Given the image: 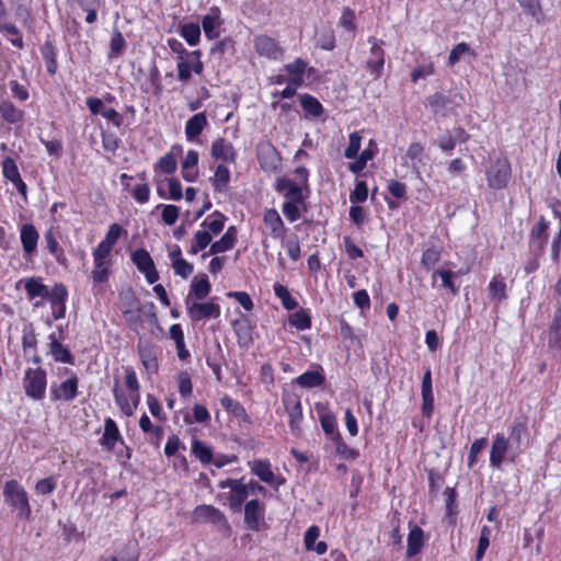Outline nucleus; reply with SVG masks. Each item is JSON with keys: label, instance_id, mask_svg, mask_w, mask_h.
Returning a JSON list of instances; mask_svg holds the SVG:
<instances>
[{"label": "nucleus", "instance_id": "4468645a", "mask_svg": "<svg viewBox=\"0 0 561 561\" xmlns=\"http://www.w3.org/2000/svg\"><path fill=\"white\" fill-rule=\"evenodd\" d=\"M276 191L284 195L287 201L304 203L307 195L304 194L302 187L286 176L276 180Z\"/></svg>", "mask_w": 561, "mask_h": 561}, {"label": "nucleus", "instance_id": "69168bd1", "mask_svg": "<svg viewBox=\"0 0 561 561\" xmlns=\"http://www.w3.org/2000/svg\"><path fill=\"white\" fill-rule=\"evenodd\" d=\"M463 54H471L472 56H474V53L471 50L470 46L467 43L457 44L449 54L448 64L450 66L456 65Z\"/></svg>", "mask_w": 561, "mask_h": 561}, {"label": "nucleus", "instance_id": "052dcab7", "mask_svg": "<svg viewBox=\"0 0 561 561\" xmlns=\"http://www.w3.org/2000/svg\"><path fill=\"white\" fill-rule=\"evenodd\" d=\"M123 231V228L118 224H112L108 227L105 238L100 243L113 249Z\"/></svg>", "mask_w": 561, "mask_h": 561}, {"label": "nucleus", "instance_id": "dca6fc26", "mask_svg": "<svg viewBox=\"0 0 561 561\" xmlns=\"http://www.w3.org/2000/svg\"><path fill=\"white\" fill-rule=\"evenodd\" d=\"M79 379L76 375H72L69 379L61 382L58 387L53 386L50 388L53 400L72 401L78 394Z\"/></svg>", "mask_w": 561, "mask_h": 561}, {"label": "nucleus", "instance_id": "72a5a7b5", "mask_svg": "<svg viewBox=\"0 0 561 561\" xmlns=\"http://www.w3.org/2000/svg\"><path fill=\"white\" fill-rule=\"evenodd\" d=\"M211 286L206 275L199 280H193L191 285V291L185 299V304L188 305L190 298L194 296L198 300H203L210 293Z\"/></svg>", "mask_w": 561, "mask_h": 561}, {"label": "nucleus", "instance_id": "79ce46f5", "mask_svg": "<svg viewBox=\"0 0 561 561\" xmlns=\"http://www.w3.org/2000/svg\"><path fill=\"white\" fill-rule=\"evenodd\" d=\"M274 293L286 310H295L298 307V302L291 297L288 288L283 284L275 283Z\"/></svg>", "mask_w": 561, "mask_h": 561}, {"label": "nucleus", "instance_id": "8fccbe9b", "mask_svg": "<svg viewBox=\"0 0 561 561\" xmlns=\"http://www.w3.org/2000/svg\"><path fill=\"white\" fill-rule=\"evenodd\" d=\"M126 47V41L118 28L113 30L112 38L110 42L108 57L114 58L123 54Z\"/></svg>", "mask_w": 561, "mask_h": 561}, {"label": "nucleus", "instance_id": "1a4fd4ad", "mask_svg": "<svg viewBox=\"0 0 561 561\" xmlns=\"http://www.w3.org/2000/svg\"><path fill=\"white\" fill-rule=\"evenodd\" d=\"M368 43L371 45V48L369 58L366 61V68L374 79H378L381 76L385 65V51L381 48V45L385 43L373 36L368 38Z\"/></svg>", "mask_w": 561, "mask_h": 561}, {"label": "nucleus", "instance_id": "0e129e2a", "mask_svg": "<svg viewBox=\"0 0 561 561\" xmlns=\"http://www.w3.org/2000/svg\"><path fill=\"white\" fill-rule=\"evenodd\" d=\"M321 427L325 434L330 435L332 440L335 439V434H341L336 431V419L333 414H323L320 417Z\"/></svg>", "mask_w": 561, "mask_h": 561}, {"label": "nucleus", "instance_id": "3c124183", "mask_svg": "<svg viewBox=\"0 0 561 561\" xmlns=\"http://www.w3.org/2000/svg\"><path fill=\"white\" fill-rule=\"evenodd\" d=\"M335 444V451L339 456L346 460H354L359 456L358 450L348 447L341 434H335V439L333 440Z\"/></svg>", "mask_w": 561, "mask_h": 561}, {"label": "nucleus", "instance_id": "37998d69", "mask_svg": "<svg viewBox=\"0 0 561 561\" xmlns=\"http://www.w3.org/2000/svg\"><path fill=\"white\" fill-rule=\"evenodd\" d=\"M436 276L440 277L442 285L445 288L449 289L454 296L459 294V286L455 284V278L458 277V274L456 272L440 268L433 273V278H435Z\"/></svg>", "mask_w": 561, "mask_h": 561}, {"label": "nucleus", "instance_id": "49530a36", "mask_svg": "<svg viewBox=\"0 0 561 561\" xmlns=\"http://www.w3.org/2000/svg\"><path fill=\"white\" fill-rule=\"evenodd\" d=\"M44 239L46 242V249L51 254L55 255L57 262H59L60 264H65L66 257L64 256L62 251L59 250V244H58V241H57V238H56V234H55V231L53 228H49L45 232Z\"/></svg>", "mask_w": 561, "mask_h": 561}, {"label": "nucleus", "instance_id": "e2e57ef3", "mask_svg": "<svg viewBox=\"0 0 561 561\" xmlns=\"http://www.w3.org/2000/svg\"><path fill=\"white\" fill-rule=\"evenodd\" d=\"M488 445V439L485 437L476 439L469 449L468 455V465L471 468L478 460V455Z\"/></svg>", "mask_w": 561, "mask_h": 561}, {"label": "nucleus", "instance_id": "864d4df0", "mask_svg": "<svg viewBox=\"0 0 561 561\" xmlns=\"http://www.w3.org/2000/svg\"><path fill=\"white\" fill-rule=\"evenodd\" d=\"M0 32L11 35L10 43L19 49L24 47V42L20 30L12 23H0Z\"/></svg>", "mask_w": 561, "mask_h": 561}, {"label": "nucleus", "instance_id": "a878e982", "mask_svg": "<svg viewBox=\"0 0 561 561\" xmlns=\"http://www.w3.org/2000/svg\"><path fill=\"white\" fill-rule=\"evenodd\" d=\"M424 531L417 525H414L408 536L407 557L412 558L421 552L424 546Z\"/></svg>", "mask_w": 561, "mask_h": 561}, {"label": "nucleus", "instance_id": "680f3d73", "mask_svg": "<svg viewBox=\"0 0 561 561\" xmlns=\"http://www.w3.org/2000/svg\"><path fill=\"white\" fill-rule=\"evenodd\" d=\"M179 391L183 398H187L193 392V385L187 371H180L178 374Z\"/></svg>", "mask_w": 561, "mask_h": 561}, {"label": "nucleus", "instance_id": "c03bdc74", "mask_svg": "<svg viewBox=\"0 0 561 561\" xmlns=\"http://www.w3.org/2000/svg\"><path fill=\"white\" fill-rule=\"evenodd\" d=\"M300 104L304 111L312 117H319L323 113L321 103L310 94L300 95Z\"/></svg>", "mask_w": 561, "mask_h": 561}, {"label": "nucleus", "instance_id": "4be33fe9", "mask_svg": "<svg viewBox=\"0 0 561 561\" xmlns=\"http://www.w3.org/2000/svg\"><path fill=\"white\" fill-rule=\"evenodd\" d=\"M49 353L53 356L55 362L75 365V356L70 353V351L65 347L57 339L55 333H51L49 336Z\"/></svg>", "mask_w": 561, "mask_h": 561}, {"label": "nucleus", "instance_id": "6e6552de", "mask_svg": "<svg viewBox=\"0 0 561 561\" xmlns=\"http://www.w3.org/2000/svg\"><path fill=\"white\" fill-rule=\"evenodd\" d=\"M507 456H512V445L504 434L497 433L493 437L491 450H490V465L492 468L500 469Z\"/></svg>", "mask_w": 561, "mask_h": 561}, {"label": "nucleus", "instance_id": "338daca9", "mask_svg": "<svg viewBox=\"0 0 561 561\" xmlns=\"http://www.w3.org/2000/svg\"><path fill=\"white\" fill-rule=\"evenodd\" d=\"M362 144V137L357 131H354L350 135V142L346 149L344 150V157L347 159H353L357 156Z\"/></svg>", "mask_w": 561, "mask_h": 561}, {"label": "nucleus", "instance_id": "393cba45", "mask_svg": "<svg viewBox=\"0 0 561 561\" xmlns=\"http://www.w3.org/2000/svg\"><path fill=\"white\" fill-rule=\"evenodd\" d=\"M252 473H254L261 481L273 484L275 474L272 471L271 462L267 459H254L250 463Z\"/></svg>", "mask_w": 561, "mask_h": 561}, {"label": "nucleus", "instance_id": "2f4dec72", "mask_svg": "<svg viewBox=\"0 0 561 561\" xmlns=\"http://www.w3.org/2000/svg\"><path fill=\"white\" fill-rule=\"evenodd\" d=\"M139 300L134 294H130V308L123 309V316L126 323L136 329L141 323Z\"/></svg>", "mask_w": 561, "mask_h": 561}, {"label": "nucleus", "instance_id": "603ef678", "mask_svg": "<svg viewBox=\"0 0 561 561\" xmlns=\"http://www.w3.org/2000/svg\"><path fill=\"white\" fill-rule=\"evenodd\" d=\"M524 12L531 15L538 23L543 18L540 0H517Z\"/></svg>", "mask_w": 561, "mask_h": 561}, {"label": "nucleus", "instance_id": "7ed1b4c3", "mask_svg": "<svg viewBox=\"0 0 561 561\" xmlns=\"http://www.w3.org/2000/svg\"><path fill=\"white\" fill-rule=\"evenodd\" d=\"M512 175L511 163L507 159H497L486 171L488 185L492 190H503L507 186Z\"/></svg>", "mask_w": 561, "mask_h": 561}, {"label": "nucleus", "instance_id": "5701e85b", "mask_svg": "<svg viewBox=\"0 0 561 561\" xmlns=\"http://www.w3.org/2000/svg\"><path fill=\"white\" fill-rule=\"evenodd\" d=\"M220 10L217 7H213L209 13L204 15L202 19V27L204 30L205 36L208 39H215L219 36L217 27L220 25Z\"/></svg>", "mask_w": 561, "mask_h": 561}, {"label": "nucleus", "instance_id": "20e7f679", "mask_svg": "<svg viewBox=\"0 0 561 561\" xmlns=\"http://www.w3.org/2000/svg\"><path fill=\"white\" fill-rule=\"evenodd\" d=\"M111 252V248L101 243L93 250L94 270L91 273V277L95 284H103L108 279L111 261L107 257Z\"/></svg>", "mask_w": 561, "mask_h": 561}, {"label": "nucleus", "instance_id": "0eeeda50", "mask_svg": "<svg viewBox=\"0 0 561 561\" xmlns=\"http://www.w3.org/2000/svg\"><path fill=\"white\" fill-rule=\"evenodd\" d=\"M548 228L549 222L541 216L529 232V254L542 255L548 241Z\"/></svg>", "mask_w": 561, "mask_h": 561}, {"label": "nucleus", "instance_id": "5fc2aeb1", "mask_svg": "<svg viewBox=\"0 0 561 561\" xmlns=\"http://www.w3.org/2000/svg\"><path fill=\"white\" fill-rule=\"evenodd\" d=\"M178 162L173 153L169 152L162 156L156 163L154 169L165 174H173L176 171Z\"/></svg>", "mask_w": 561, "mask_h": 561}, {"label": "nucleus", "instance_id": "c9c22d12", "mask_svg": "<svg viewBox=\"0 0 561 561\" xmlns=\"http://www.w3.org/2000/svg\"><path fill=\"white\" fill-rule=\"evenodd\" d=\"M210 181L216 192H225L230 181L229 169L224 164H219L216 168L214 176L210 179Z\"/></svg>", "mask_w": 561, "mask_h": 561}, {"label": "nucleus", "instance_id": "7c9ffc66", "mask_svg": "<svg viewBox=\"0 0 561 561\" xmlns=\"http://www.w3.org/2000/svg\"><path fill=\"white\" fill-rule=\"evenodd\" d=\"M548 344L553 350H561V307L554 312L553 320L549 327Z\"/></svg>", "mask_w": 561, "mask_h": 561}, {"label": "nucleus", "instance_id": "a18cd8bd", "mask_svg": "<svg viewBox=\"0 0 561 561\" xmlns=\"http://www.w3.org/2000/svg\"><path fill=\"white\" fill-rule=\"evenodd\" d=\"M226 220L227 217L219 210H216L203 221L202 226L207 227L209 233L218 234L222 231Z\"/></svg>", "mask_w": 561, "mask_h": 561}, {"label": "nucleus", "instance_id": "9b49d317", "mask_svg": "<svg viewBox=\"0 0 561 561\" xmlns=\"http://www.w3.org/2000/svg\"><path fill=\"white\" fill-rule=\"evenodd\" d=\"M137 353L145 369L150 374H157L159 363L157 357V347L148 340H139L137 344Z\"/></svg>", "mask_w": 561, "mask_h": 561}, {"label": "nucleus", "instance_id": "473e14b6", "mask_svg": "<svg viewBox=\"0 0 561 561\" xmlns=\"http://www.w3.org/2000/svg\"><path fill=\"white\" fill-rule=\"evenodd\" d=\"M220 403H221L224 409H226L228 412H230L237 419H240L243 422H248V423L250 422V417H249L245 409L237 400H234L231 397L225 394L220 399Z\"/></svg>", "mask_w": 561, "mask_h": 561}, {"label": "nucleus", "instance_id": "2eb2a0df", "mask_svg": "<svg viewBox=\"0 0 561 561\" xmlns=\"http://www.w3.org/2000/svg\"><path fill=\"white\" fill-rule=\"evenodd\" d=\"M193 522H209L214 525L227 523L224 513L213 505H197L193 511Z\"/></svg>", "mask_w": 561, "mask_h": 561}, {"label": "nucleus", "instance_id": "ea45409f", "mask_svg": "<svg viewBox=\"0 0 561 561\" xmlns=\"http://www.w3.org/2000/svg\"><path fill=\"white\" fill-rule=\"evenodd\" d=\"M180 35L190 46H195L201 41V27L196 23H184L180 26Z\"/></svg>", "mask_w": 561, "mask_h": 561}, {"label": "nucleus", "instance_id": "c85d7f7f", "mask_svg": "<svg viewBox=\"0 0 561 561\" xmlns=\"http://www.w3.org/2000/svg\"><path fill=\"white\" fill-rule=\"evenodd\" d=\"M308 64L297 58L294 62L285 65L284 69L290 76L288 82L293 85L300 87L304 83V73L307 69Z\"/></svg>", "mask_w": 561, "mask_h": 561}, {"label": "nucleus", "instance_id": "f704fd0d", "mask_svg": "<svg viewBox=\"0 0 561 561\" xmlns=\"http://www.w3.org/2000/svg\"><path fill=\"white\" fill-rule=\"evenodd\" d=\"M41 54L46 64L47 72L53 76L56 73L58 64L56 59V49L50 41H46L41 47Z\"/></svg>", "mask_w": 561, "mask_h": 561}, {"label": "nucleus", "instance_id": "a19ab883", "mask_svg": "<svg viewBox=\"0 0 561 561\" xmlns=\"http://www.w3.org/2000/svg\"><path fill=\"white\" fill-rule=\"evenodd\" d=\"M131 261L140 273L154 266V262L149 252L145 249H138L131 253Z\"/></svg>", "mask_w": 561, "mask_h": 561}, {"label": "nucleus", "instance_id": "b1692460", "mask_svg": "<svg viewBox=\"0 0 561 561\" xmlns=\"http://www.w3.org/2000/svg\"><path fill=\"white\" fill-rule=\"evenodd\" d=\"M285 410L289 416V426L291 430H296L302 419V409L300 401L297 397L288 396L283 399Z\"/></svg>", "mask_w": 561, "mask_h": 561}, {"label": "nucleus", "instance_id": "09e8293b", "mask_svg": "<svg viewBox=\"0 0 561 561\" xmlns=\"http://www.w3.org/2000/svg\"><path fill=\"white\" fill-rule=\"evenodd\" d=\"M490 297L493 300L502 301L507 298L506 284L503 278L495 276L489 284Z\"/></svg>", "mask_w": 561, "mask_h": 561}, {"label": "nucleus", "instance_id": "412c9836", "mask_svg": "<svg viewBox=\"0 0 561 561\" xmlns=\"http://www.w3.org/2000/svg\"><path fill=\"white\" fill-rule=\"evenodd\" d=\"M238 231L234 226L228 227L224 236L210 244L207 254H218L231 250L237 242Z\"/></svg>", "mask_w": 561, "mask_h": 561}, {"label": "nucleus", "instance_id": "9d476101", "mask_svg": "<svg viewBox=\"0 0 561 561\" xmlns=\"http://www.w3.org/2000/svg\"><path fill=\"white\" fill-rule=\"evenodd\" d=\"M528 436V427L525 419H515L511 425L510 444L512 445V456L510 461L514 462L517 456L523 451L522 445L524 439Z\"/></svg>", "mask_w": 561, "mask_h": 561}, {"label": "nucleus", "instance_id": "39448f33", "mask_svg": "<svg viewBox=\"0 0 561 561\" xmlns=\"http://www.w3.org/2000/svg\"><path fill=\"white\" fill-rule=\"evenodd\" d=\"M68 298V289L62 283L55 284L45 299H48L51 307L53 319H47L46 323L51 324L53 320L57 321L66 316V300Z\"/></svg>", "mask_w": 561, "mask_h": 561}, {"label": "nucleus", "instance_id": "e433bc0d", "mask_svg": "<svg viewBox=\"0 0 561 561\" xmlns=\"http://www.w3.org/2000/svg\"><path fill=\"white\" fill-rule=\"evenodd\" d=\"M1 117L10 124H16L23 119V112L12 102L3 101L0 104Z\"/></svg>", "mask_w": 561, "mask_h": 561}, {"label": "nucleus", "instance_id": "774afa93", "mask_svg": "<svg viewBox=\"0 0 561 561\" xmlns=\"http://www.w3.org/2000/svg\"><path fill=\"white\" fill-rule=\"evenodd\" d=\"M449 102V99L440 92L434 93L428 98V105L435 114L445 110Z\"/></svg>", "mask_w": 561, "mask_h": 561}, {"label": "nucleus", "instance_id": "bf43d9fd", "mask_svg": "<svg viewBox=\"0 0 561 561\" xmlns=\"http://www.w3.org/2000/svg\"><path fill=\"white\" fill-rule=\"evenodd\" d=\"M553 213H554L556 217H559V219H560V228H559L558 234L554 237V239L551 243L550 254H551V260L556 264H559L560 252H561V211L558 209H553Z\"/></svg>", "mask_w": 561, "mask_h": 561}, {"label": "nucleus", "instance_id": "bb28decb", "mask_svg": "<svg viewBox=\"0 0 561 561\" xmlns=\"http://www.w3.org/2000/svg\"><path fill=\"white\" fill-rule=\"evenodd\" d=\"M207 125V117L204 112L193 115L185 124V135L188 140H194L201 135Z\"/></svg>", "mask_w": 561, "mask_h": 561}, {"label": "nucleus", "instance_id": "423d86ee", "mask_svg": "<svg viewBox=\"0 0 561 561\" xmlns=\"http://www.w3.org/2000/svg\"><path fill=\"white\" fill-rule=\"evenodd\" d=\"M265 507L259 500H251L244 505V524L248 529L260 531L267 528L264 522Z\"/></svg>", "mask_w": 561, "mask_h": 561}, {"label": "nucleus", "instance_id": "c756f323", "mask_svg": "<svg viewBox=\"0 0 561 561\" xmlns=\"http://www.w3.org/2000/svg\"><path fill=\"white\" fill-rule=\"evenodd\" d=\"M257 158L263 169H273L278 161V152L271 144L259 146Z\"/></svg>", "mask_w": 561, "mask_h": 561}, {"label": "nucleus", "instance_id": "f8f14e48", "mask_svg": "<svg viewBox=\"0 0 561 561\" xmlns=\"http://www.w3.org/2000/svg\"><path fill=\"white\" fill-rule=\"evenodd\" d=\"M254 48L260 56L274 60L280 59L284 54L278 43L267 35L255 36Z\"/></svg>", "mask_w": 561, "mask_h": 561}, {"label": "nucleus", "instance_id": "f3484780", "mask_svg": "<svg viewBox=\"0 0 561 561\" xmlns=\"http://www.w3.org/2000/svg\"><path fill=\"white\" fill-rule=\"evenodd\" d=\"M124 445V440L114 420L107 417L104 422V434L101 438L102 447L107 451H113L116 443Z\"/></svg>", "mask_w": 561, "mask_h": 561}, {"label": "nucleus", "instance_id": "a211bd4d", "mask_svg": "<svg viewBox=\"0 0 561 561\" xmlns=\"http://www.w3.org/2000/svg\"><path fill=\"white\" fill-rule=\"evenodd\" d=\"M22 249L24 252V256H30L33 254L37 248V242L39 239V234L32 224H25L21 227L20 231Z\"/></svg>", "mask_w": 561, "mask_h": 561}, {"label": "nucleus", "instance_id": "13d9d810", "mask_svg": "<svg viewBox=\"0 0 561 561\" xmlns=\"http://www.w3.org/2000/svg\"><path fill=\"white\" fill-rule=\"evenodd\" d=\"M2 172L4 178L12 183L21 179L18 165L15 161L10 157L4 158L2 161Z\"/></svg>", "mask_w": 561, "mask_h": 561}, {"label": "nucleus", "instance_id": "aec40b11", "mask_svg": "<svg viewBox=\"0 0 561 561\" xmlns=\"http://www.w3.org/2000/svg\"><path fill=\"white\" fill-rule=\"evenodd\" d=\"M263 221L274 239H283L286 232L284 221L276 209L265 210Z\"/></svg>", "mask_w": 561, "mask_h": 561}, {"label": "nucleus", "instance_id": "de8ad7c7", "mask_svg": "<svg viewBox=\"0 0 561 561\" xmlns=\"http://www.w3.org/2000/svg\"><path fill=\"white\" fill-rule=\"evenodd\" d=\"M288 322L291 327L297 330H307L311 327V317L305 309H300L291 313L288 318Z\"/></svg>", "mask_w": 561, "mask_h": 561}, {"label": "nucleus", "instance_id": "ddd939ff", "mask_svg": "<svg viewBox=\"0 0 561 561\" xmlns=\"http://www.w3.org/2000/svg\"><path fill=\"white\" fill-rule=\"evenodd\" d=\"M187 306V313L193 322H198L208 318H218L220 316V306L211 301L194 302Z\"/></svg>", "mask_w": 561, "mask_h": 561}, {"label": "nucleus", "instance_id": "4d7b16f0", "mask_svg": "<svg viewBox=\"0 0 561 561\" xmlns=\"http://www.w3.org/2000/svg\"><path fill=\"white\" fill-rule=\"evenodd\" d=\"M234 51V43L230 37H225L215 44L210 49V55L220 59L226 53L232 54Z\"/></svg>", "mask_w": 561, "mask_h": 561}, {"label": "nucleus", "instance_id": "f257e3e1", "mask_svg": "<svg viewBox=\"0 0 561 561\" xmlns=\"http://www.w3.org/2000/svg\"><path fill=\"white\" fill-rule=\"evenodd\" d=\"M3 501L12 511L16 512L18 519L30 520L32 508L26 490L18 480H9L3 486Z\"/></svg>", "mask_w": 561, "mask_h": 561}, {"label": "nucleus", "instance_id": "cd10ccee", "mask_svg": "<svg viewBox=\"0 0 561 561\" xmlns=\"http://www.w3.org/2000/svg\"><path fill=\"white\" fill-rule=\"evenodd\" d=\"M325 377L320 370H307L295 379V382L306 389L320 387L324 383Z\"/></svg>", "mask_w": 561, "mask_h": 561}, {"label": "nucleus", "instance_id": "6ab92c4d", "mask_svg": "<svg viewBox=\"0 0 561 561\" xmlns=\"http://www.w3.org/2000/svg\"><path fill=\"white\" fill-rule=\"evenodd\" d=\"M211 157L216 160L233 163L237 154L231 142L225 138H218L211 145Z\"/></svg>", "mask_w": 561, "mask_h": 561}, {"label": "nucleus", "instance_id": "58836bf2", "mask_svg": "<svg viewBox=\"0 0 561 561\" xmlns=\"http://www.w3.org/2000/svg\"><path fill=\"white\" fill-rule=\"evenodd\" d=\"M192 454L204 465L213 461L211 447L197 438H194L192 442Z\"/></svg>", "mask_w": 561, "mask_h": 561}, {"label": "nucleus", "instance_id": "4c0bfd02", "mask_svg": "<svg viewBox=\"0 0 561 561\" xmlns=\"http://www.w3.org/2000/svg\"><path fill=\"white\" fill-rule=\"evenodd\" d=\"M25 290L28 299H34L35 297L46 298L50 289L48 286L44 285L41 278H30L25 283Z\"/></svg>", "mask_w": 561, "mask_h": 561}, {"label": "nucleus", "instance_id": "f03ea898", "mask_svg": "<svg viewBox=\"0 0 561 561\" xmlns=\"http://www.w3.org/2000/svg\"><path fill=\"white\" fill-rule=\"evenodd\" d=\"M46 371L42 368H28L25 371L23 387L27 397L42 400L46 391Z\"/></svg>", "mask_w": 561, "mask_h": 561}, {"label": "nucleus", "instance_id": "6e6d98bb", "mask_svg": "<svg viewBox=\"0 0 561 561\" xmlns=\"http://www.w3.org/2000/svg\"><path fill=\"white\" fill-rule=\"evenodd\" d=\"M249 493L247 491L245 484L240 482L236 486L234 490H232V494L229 496V505L233 511L240 510L242 503L248 497Z\"/></svg>", "mask_w": 561, "mask_h": 561}]
</instances>
